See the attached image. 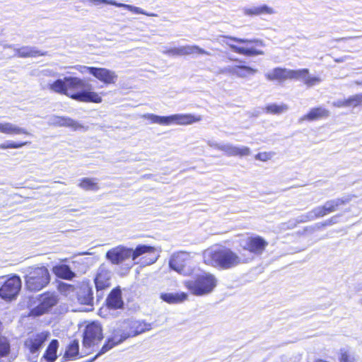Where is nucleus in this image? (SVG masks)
I'll use <instances>...</instances> for the list:
<instances>
[{
  "instance_id": "obj_49",
  "label": "nucleus",
  "mask_w": 362,
  "mask_h": 362,
  "mask_svg": "<svg viewBox=\"0 0 362 362\" xmlns=\"http://www.w3.org/2000/svg\"><path fill=\"white\" fill-rule=\"evenodd\" d=\"M208 145L211 147L216 149H218L221 151V147L223 146V144H218L216 141L209 140L207 141Z\"/></svg>"
},
{
  "instance_id": "obj_32",
  "label": "nucleus",
  "mask_w": 362,
  "mask_h": 362,
  "mask_svg": "<svg viewBox=\"0 0 362 362\" xmlns=\"http://www.w3.org/2000/svg\"><path fill=\"white\" fill-rule=\"evenodd\" d=\"M289 69L275 68L272 71L265 74L266 78L269 81L286 80L289 78Z\"/></svg>"
},
{
  "instance_id": "obj_35",
  "label": "nucleus",
  "mask_w": 362,
  "mask_h": 362,
  "mask_svg": "<svg viewBox=\"0 0 362 362\" xmlns=\"http://www.w3.org/2000/svg\"><path fill=\"white\" fill-rule=\"evenodd\" d=\"M182 56L194 54L211 55V53L197 45L181 46Z\"/></svg>"
},
{
  "instance_id": "obj_7",
  "label": "nucleus",
  "mask_w": 362,
  "mask_h": 362,
  "mask_svg": "<svg viewBox=\"0 0 362 362\" xmlns=\"http://www.w3.org/2000/svg\"><path fill=\"white\" fill-rule=\"evenodd\" d=\"M25 285L30 291H37L49 282V273L45 267H29L25 270Z\"/></svg>"
},
{
  "instance_id": "obj_20",
  "label": "nucleus",
  "mask_w": 362,
  "mask_h": 362,
  "mask_svg": "<svg viewBox=\"0 0 362 362\" xmlns=\"http://www.w3.org/2000/svg\"><path fill=\"white\" fill-rule=\"evenodd\" d=\"M86 1L94 4L95 5H99L100 4L113 5L117 7L126 8V9L129 10V11H131L134 13H136V14H143V15H146L148 16H157V15L156 13H147L146 11H145L144 10H143L142 8H141L139 7H136V6H132L130 4H123V3H117V1H115L114 0H86Z\"/></svg>"
},
{
  "instance_id": "obj_22",
  "label": "nucleus",
  "mask_w": 362,
  "mask_h": 362,
  "mask_svg": "<svg viewBox=\"0 0 362 362\" xmlns=\"http://www.w3.org/2000/svg\"><path fill=\"white\" fill-rule=\"evenodd\" d=\"M93 292L92 288L88 284H83L77 292V298L79 303L92 305L93 302Z\"/></svg>"
},
{
  "instance_id": "obj_27",
  "label": "nucleus",
  "mask_w": 362,
  "mask_h": 362,
  "mask_svg": "<svg viewBox=\"0 0 362 362\" xmlns=\"http://www.w3.org/2000/svg\"><path fill=\"white\" fill-rule=\"evenodd\" d=\"M107 305L110 308L117 309L123 305L122 300L121 291L119 288L113 289L106 300Z\"/></svg>"
},
{
  "instance_id": "obj_18",
  "label": "nucleus",
  "mask_w": 362,
  "mask_h": 362,
  "mask_svg": "<svg viewBox=\"0 0 362 362\" xmlns=\"http://www.w3.org/2000/svg\"><path fill=\"white\" fill-rule=\"evenodd\" d=\"M112 272L104 264L100 266L94 279L98 291L103 290L110 286Z\"/></svg>"
},
{
  "instance_id": "obj_23",
  "label": "nucleus",
  "mask_w": 362,
  "mask_h": 362,
  "mask_svg": "<svg viewBox=\"0 0 362 362\" xmlns=\"http://www.w3.org/2000/svg\"><path fill=\"white\" fill-rule=\"evenodd\" d=\"M221 151L228 156H246L250 154V149L248 147L233 146L230 144H223L221 147Z\"/></svg>"
},
{
  "instance_id": "obj_33",
  "label": "nucleus",
  "mask_w": 362,
  "mask_h": 362,
  "mask_svg": "<svg viewBox=\"0 0 362 362\" xmlns=\"http://www.w3.org/2000/svg\"><path fill=\"white\" fill-rule=\"evenodd\" d=\"M49 88L50 90L54 93L63 94L69 98H71V95L73 94L69 92L67 88H66L64 78L57 79L53 83H49Z\"/></svg>"
},
{
  "instance_id": "obj_48",
  "label": "nucleus",
  "mask_w": 362,
  "mask_h": 362,
  "mask_svg": "<svg viewBox=\"0 0 362 362\" xmlns=\"http://www.w3.org/2000/svg\"><path fill=\"white\" fill-rule=\"evenodd\" d=\"M337 222V216H333L329 219L325 221L322 223V226H331Z\"/></svg>"
},
{
  "instance_id": "obj_8",
  "label": "nucleus",
  "mask_w": 362,
  "mask_h": 362,
  "mask_svg": "<svg viewBox=\"0 0 362 362\" xmlns=\"http://www.w3.org/2000/svg\"><path fill=\"white\" fill-rule=\"evenodd\" d=\"M221 37L235 42L246 45V47H240L226 42V45H228L230 49L235 53L248 57L264 54L263 51L256 49L254 46H251L252 45H254L255 47H264V44L263 41L259 39H245L232 36Z\"/></svg>"
},
{
  "instance_id": "obj_28",
  "label": "nucleus",
  "mask_w": 362,
  "mask_h": 362,
  "mask_svg": "<svg viewBox=\"0 0 362 362\" xmlns=\"http://www.w3.org/2000/svg\"><path fill=\"white\" fill-rule=\"evenodd\" d=\"M160 298L168 303H180L187 298V294L185 292L180 293H166L160 295Z\"/></svg>"
},
{
  "instance_id": "obj_5",
  "label": "nucleus",
  "mask_w": 362,
  "mask_h": 362,
  "mask_svg": "<svg viewBox=\"0 0 362 362\" xmlns=\"http://www.w3.org/2000/svg\"><path fill=\"white\" fill-rule=\"evenodd\" d=\"M351 200L349 197L337 198L327 201L324 205L318 206L308 213L297 217L298 223H305L323 217L330 213L336 211L338 208L347 204Z\"/></svg>"
},
{
  "instance_id": "obj_9",
  "label": "nucleus",
  "mask_w": 362,
  "mask_h": 362,
  "mask_svg": "<svg viewBox=\"0 0 362 362\" xmlns=\"http://www.w3.org/2000/svg\"><path fill=\"white\" fill-rule=\"evenodd\" d=\"M49 332H42L30 334L24 341L27 358L30 362H37L38 356L45 342L49 337Z\"/></svg>"
},
{
  "instance_id": "obj_1",
  "label": "nucleus",
  "mask_w": 362,
  "mask_h": 362,
  "mask_svg": "<svg viewBox=\"0 0 362 362\" xmlns=\"http://www.w3.org/2000/svg\"><path fill=\"white\" fill-rule=\"evenodd\" d=\"M203 259L206 265L226 270L252 261V257H245L244 252H240L238 255L226 247H214L204 251Z\"/></svg>"
},
{
  "instance_id": "obj_15",
  "label": "nucleus",
  "mask_w": 362,
  "mask_h": 362,
  "mask_svg": "<svg viewBox=\"0 0 362 362\" xmlns=\"http://www.w3.org/2000/svg\"><path fill=\"white\" fill-rule=\"evenodd\" d=\"M81 69V72H88L106 84L114 83L117 77L114 71L105 68L83 66Z\"/></svg>"
},
{
  "instance_id": "obj_29",
  "label": "nucleus",
  "mask_w": 362,
  "mask_h": 362,
  "mask_svg": "<svg viewBox=\"0 0 362 362\" xmlns=\"http://www.w3.org/2000/svg\"><path fill=\"white\" fill-rule=\"evenodd\" d=\"M130 322L134 337L152 329L151 324L146 322L144 320L130 319Z\"/></svg>"
},
{
  "instance_id": "obj_21",
  "label": "nucleus",
  "mask_w": 362,
  "mask_h": 362,
  "mask_svg": "<svg viewBox=\"0 0 362 362\" xmlns=\"http://www.w3.org/2000/svg\"><path fill=\"white\" fill-rule=\"evenodd\" d=\"M71 98L85 103H100L102 102V98L98 93L87 90L73 93L72 95H71Z\"/></svg>"
},
{
  "instance_id": "obj_25",
  "label": "nucleus",
  "mask_w": 362,
  "mask_h": 362,
  "mask_svg": "<svg viewBox=\"0 0 362 362\" xmlns=\"http://www.w3.org/2000/svg\"><path fill=\"white\" fill-rule=\"evenodd\" d=\"M59 342L57 339H52L47 346L45 354L40 359V362H54L57 358V351Z\"/></svg>"
},
{
  "instance_id": "obj_30",
  "label": "nucleus",
  "mask_w": 362,
  "mask_h": 362,
  "mask_svg": "<svg viewBox=\"0 0 362 362\" xmlns=\"http://www.w3.org/2000/svg\"><path fill=\"white\" fill-rule=\"evenodd\" d=\"M329 115V112L321 107H315L310 110V112L301 117L300 120H315L322 117H327Z\"/></svg>"
},
{
  "instance_id": "obj_47",
  "label": "nucleus",
  "mask_w": 362,
  "mask_h": 362,
  "mask_svg": "<svg viewBox=\"0 0 362 362\" xmlns=\"http://www.w3.org/2000/svg\"><path fill=\"white\" fill-rule=\"evenodd\" d=\"M332 104L337 107H348L347 99H339L334 101Z\"/></svg>"
},
{
  "instance_id": "obj_14",
  "label": "nucleus",
  "mask_w": 362,
  "mask_h": 362,
  "mask_svg": "<svg viewBox=\"0 0 362 362\" xmlns=\"http://www.w3.org/2000/svg\"><path fill=\"white\" fill-rule=\"evenodd\" d=\"M238 64H233L224 66L219 69L218 73L222 74H228L235 76L238 78H247L252 76L257 72V70L250 66L240 64L241 61L236 59L235 61Z\"/></svg>"
},
{
  "instance_id": "obj_38",
  "label": "nucleus",
  "mask_w": 362,
  "mask_h": 362,
  "mask_svg": "<svg viewBox=\"0 0 362 362\" xmlns=\"http://www.w3.org/2000/svg\"><path fill=\"white\" fill-rule=\"evenodd\" d=\"M78 341L74 340L67 347L64 358L66 360L72 359L78 354Z\"/></svg>"
},
{
  "instance_id": "obj_41",
  "label": "nucleus",
  "mask_w": 362,
  "mask_h": 362,
  "mask_svg": "<svg viewBox=\"0 0 362 362\" xmlns=\"http://www.w3.org/2000/svg\"><path fill=\"white\" fill-rule=\"evenodd\" d=\"M59 291L64 294V296H70L71 293L75 292L76 288L74 285L66 284V283H60L59 284Z\"/></svg>"
},
{
  "instance_id": "obj_11",
  "label": "nucleus",
  "mask_w": 362,
  "mask_h": 362,
  "mask_svg": "<svg viewBox=\"0 0 362 362\" xmlns=\"http://www.w3.org/2000/svg\"><path fill=\"white\" fill-rule=\"evenodd\" d=\"M21 288V280L19 276L14 275L7 279L0 277V297L6 300L15 298Z\"/></svg>"
},
{
  "instance_id": "obj_39",
  "label": "nucleus",
  "mask_w": 362,
  "mask_h": 362,
  "mask_svg": "<svg viewBox=\"0 0 362 362\" xmlns=\"http://www.w3.org/2000/svg\"><path fill=\"white\" fill-rule=\"evenodd\" d=\"M308 74H309V70L308 69L290 70L288 77L290 79L302 80L304 83Z\"/></svg>"
},
{
  "instance_id": "obj_17",
  "label": "nucleus",
  "mask_w": 362,
  "mask_h": 362,
  "mask_svg": "<svg viewBox=\"0 0 362 362\" xmlns=\"http://www.w3.org/2000/svg\"><path fill=\"white\" fill-rule=\"evenodd\" d=\"M47 123L50 126L69 127L73 131H86L88 129V127L69 117L52 115L49 117Z\"/></svg>"
},
{
  "instance_id": "obj_19",
  "label": "nucleus",
  "mask_w": 362,
  "mask_h": 362,
  "mask_svg": "<svg viewBox=\"0 0 362 362\" xmlns=\"http://www.w3.org/2000/svg\"><path fill=\"white\" fill-rule=\"evenodd\" d=\"M4 48H13V56L18 57L26 58V57H36L39 56H45L47 52H43L37 49L35 47L32 46H22L19 48L14 47L13 45H4Z\"/></svg>"
},
{
  "instance_id": "obj_31",
  "label": "nucleus",
  "mask_w": 362,
  "mask_h": 362,
  "mask_svg": "<svg viewBox=\"0 0 362 362\" xmlns=\"http://www.w3.org/2000/svg\"><path fill=\"white\" fill-rule=\"evenodd\" d=\"M53 272L57 276L67 280H71L76 276L75 273L72 272L70 267L66 264H61L54 267Z\"/></svg>"
},
{
  "instance_id": "obj_45",
  "label": "nucleus",
  "mask_w": 362,
  "mask_h": 362,
  "mask_svg": "<svg viewBox=\"0 0 362 362\" xmlns=\"http://www.w3.org/2000/svg\"><path fill=\"white\" fill-rule=\"evenodd\" d=\"M322 81V79L320 77L318 76H311L309 75V74H307V76L305 78L304 83L308 87H313L315 86H317L320 84Z\"/></svg>"
},
{
  "instance_id": "obj_13",
  "label": "nucleus",
  "mask_w": 362,
  "mask_h": 362,
  "mask_svg": "<svg viewBox=\"0 0 362 362\" xmlns=\"http://www.w3.org/2000/svg\"><path fill=\"white\" fill-rule=\"evenodd\" d=\"M103 338V330L100 325L93 322L88 324L83 333V345L88 353L95 345L98 344Z\"/></svg>"
},
{
  "instance_id": "obj_42",
  "label": "nucleus",
  "mask_w": 362,
  "mask_h": 362,
  "mask_svg": "<svg viewBox=\"0 0 362 362\" xmlns=\"http://www.w3.org/2000/svg\"><path fill=\"white\" fill-rule=\"evenodd\" d=\"M30 144V142L25 141L21 143H16L13 141H8L4 144H0L1 149H8V148H19L27 144Z\"/></svg>"
},
{
  "instance_id": "obj_12",
  "label": "nucleus",
  "mask_w": 362,
  "mask_h": 362,
  "mask_svg": "<svg viewBox=\"0 0 362 362\" xmlns=\"http://www.w3.org/2000/svg\"><path fill=\"white\" fill-rule=\"evenodd\" d=\"M191 258L190 253L187 252L181 251L174 253L169 260V267L171 269L182 275H189L192 271L189 265Z\"/></svg>"
},
{
  "instance_id": "obj_10",
  "label": "nucleus",
  "mask_w": 362,
  "mask_h": 362,
  "mask_svg": "<svg viewBox=\"0 0 362 362\" xmlns=\"http://www.w3.org/2000/svg\"><path fill=\"white\" fill-rule=\"evenodd\" d=\"M239 245L243 250L248 252L247 255L245 253V256L251 257L252 260L255 256L263 254L268 246V243L259 235H251L240 239Z\"/></svg>"
},
{
  "instance_id": "obj_37",
  "label": "nucleus",
  "mask_w": 362,
  "mask_h": 362,
  "mask_svg": "<svg viewBox=\"0 0 362 362\" xmlns=\"http://www.w3.org/2000/svg\"><path fill=\"white\" fill-rule=\"evenodd\" d=\"M338 360L339 362H358L356 356L346 348H341L339 349Z\"/></svg>"
},
{
  "instance_id": "obj_51",
  "label": "nucleus",
  "mask_w": 362,
  "mask_h": 362,
  "mask_svg": "<svg viewBox=\"0 0 362 362\" xmlns=\"http://www.w3.org/2000/svg\"><path fill=\"white\" fill-rule=\"evenodd\" d=\"M315 362H327V361H324V360H322V359H318V360H317V361H315Z\"/></svg>"
},
{
  "instance_id": "obj_44",
  "label": "nucleus",
  "mask_w": 362,
  "mask_h": 362,
  "mask_svg": "<svg viewBox=\"0 0 362 362\" xmlns=\"http://www.w3.org/2000/svg\"><path fill=\"white\" fill-rule=\"evenodd\" d=\"M161 52L163 54H165L168 56H170V57L182 56L181 46L179 47H173V48H169V49H168L165 47H163Z\"/></svg>"
},
{
  "instance_id": "obj_40",
  "label": "nucleus",
  "mask_w": 362,
  "mask_h": 362,
  "mask_svg": "<svg viewBox=\"0 0 362 362\" xmlns=\"http://www.w3.org/2000/svg\"><path fill=\"white\" fill-rule=\"evenodd\" d=\"M288 107L285 104L276 105L271 104L268 105L266 107V112L272 114H281L288 110Z\"/></svg>"
},
{
  "instance_id": "obj_4",
  "label": "nucleus",
  "mask_w": 362,
  "mask_h": 362,
  "mask_svg": "<svg viewBox=\"0 0 362 362\" xmlns=\"http://www.w3.org/2000/svg\"><path fill=\"white\" fill-rule=\"evenodd\" d=\"M132 332L130 319L118 322L112 328L111 336L107 338V341L95 357L106 353L115 346L122 344L126 339L134 337Z\"/></svg>"
},
{
  "instance_id": "obj_34",
  "label": "nucleus",
  "mask_w": 362,
  "mask_h": 362,
  "mask_svg": "<svg viewBox=\"0 0 362 362\" xmlns=\"http://www.w3.org/2000/svg\"><path fill=\"white\" fill-rule=\"evenodd\" d=\"M78 186L87 191H97L99 189L96 178L84 177L80 180Z\"/></svg>"
},
{
  "instance_id": "obj_24",
  "label": "nucleus",
  "mask_w": 362,
  "mask_h": 362,
  "mask_svg": "<svg viewBox=\"0 0 362 362\" xmlns=\"http://www.w3.org/2000/svg\"><path fill=\"white\" fill-rule=\"evenodd\" d=\"M0 133L8 135H30V133L25 129L20 127L11 122H0Z\"/></svg>"
},
{
  "instance_id": "obj_46",
  "label": "nucleus",
  "mask_w": 362,
  "mask_h": 362,
  "mask_svg": "<svg viewBox=\"0 0 362 362\" xmlns=\"http://www.w3.org/2000/svg\"><path fill=\"white\" fill-rule=\"evenodd\" d=\"M274 153L271 152H263V153H259L255 156V159L259 160L262 161H267L268 160H270Z\"/></svg>"
},
{
  "instance_id": "obj_43",
  "label": "nucleus",
  "mask_w": 362,
  "mask_h": 362,
  "mask_svg": "<svg viewBox=\"0 0 362 362\" xmlns=\"http://www.w3.org/2000/svg\"><path fill=\"white\" fill-rule=\"evenodd\" d=\"M348 107H356L362 104V93L356 94L347 98Z\"/></svg>"
},
{
  "instance_id": "obj_6",
  "label": "nucleus",
  "mask_w": 362,
  "mask_h": 362,
  "mask_svg": "<svg viewBox=\"0 0 362 362\" xmlns=\"http://www.w3.org/2000/svg\"><path fill=\"white\" fill-rule=\"evenodd\" d=\"M141 117L150 120L151 123L159 124L161 125H188L202 120L199 115L192 114H175L170 116H158L153 114H144Z\"/></svg>"
},
{
  "instance_id": "obj_50",
  "label": "nucleus",
  "mask_w": 362,
  "mask_h": 362,
  "mask_svg": "<svg viewBox=\"0 0 362 362\" xmlns=\"http://www.w3.org/2000/svg\"><path fill=\"white\" fill-rule=\"evenodd\" d=\"M355 83L357 84V85L362 86V81H357L355 82Z\"/></svg>"
},
{
  "instance_id": "obj_26",
  "label": "nucleus",
  "mask_w": 362,
  "mask_h": 362,
  "mask_svg": "<svg viewBox=\"0 0 362 362\" xmlns=\"http://www.w3.org/2000/svg\"><path fill=\"white\" fill-rule=\"evenodd\" d=\"M243 11L244 13L247 16L272 15L276 13V11L273 8L265 4L245 8Z\"/></svg>"
},
{
  "instance_id": "obj_3",
  "label": "nucleus",
  "mask_w": 362,
  "mask_h": 362,
  "mask_svg": "<svg viewBox=\"0 0 362 362\" xmlns=\"http://www.w3.org/2000/svg\"><path fill=\"white\" fill-rule=\"evenodd\" d=\"M184 284L192 294L202 296L214 291L217 285V279L214 274L203 272L196 274L192 279L185 281Z\"/></svg>"
},
{
  "instance_id": "obj_2",
  "label": "nucleus",
  "mask_w": 362,
  "mask_h": 362,
  "mask_svg": "<svg viewBox=\"0 0 362 362\" xmlns=\"http://www.w3.org/2000/svg\"><path fill=\"white\" fill-rule=\"evenodd\" d=\"M146 253L153 255V257L147 264H151L154 263L157 259V255L155 254V248L144 245H138L135 250L123 245H119L109 250L106 252L105 257L113 264L124 263L127 268H131L136 263V259Z\"/></svg>"
},
{
  "instance_id": "obj_16",
  "label": "nucleus",
  "mask_w": 362,
  "mask_h": 362,
  "mask_svg": "<svg viewBox=\"0 0 362 362\" xmlns=\"http://www.w3.org/2000/svg\"><path fill=\"white\" fill-rule=\"evenodd\" d=\"M57 303V298L54 293H44L38 299V305L31 310V314L40 316L47 313Z\"/></svg>"
},
{
  "instance_id": "obj_36",
  "label": "nucleus",
  "mask_w": 362,
  "mask_h": 362,
  "mask_svg": "<svg viewBox=\"0 0 362 362\" xmlns=\"http://www.w3.org/2000/svg\"><path fill=\"white\" fill-rule=\"evenodd\" d=\"M65 87L69 92L70 89H78L84 87V82L79 78L77 77H64Z\"/></svg>"
}]
</instances>
